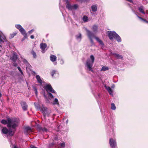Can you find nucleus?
I'll return each instance as SVG.
<instances>
[{
	"label": "nucleus",
	"instance_id": "1",
	"mask_svg": "<svg viewBox=\"0 0 148 148\" xmlns=\"http://www.w3.org/2000/svg\"><path fill=\"white\" fill-rule=\"evenodd\" d=\"M19 120L17 118L12 119H8V121L5 120H2L1 122L2 124L5 125L7 124V126L9 128H12L13 129H15L18 125Z\"/></svg>",
	"mask_w": 148,
	"mask_h": 148
},
{
	"label": "nucleus",
	"instance_id": "2",
	"mask_svg": "<svg viewBox=\"0 0 148 148\" xmlns=\"http://www.w3.org/2000/svg\"><path fill=\"white\" fill-rule=\"evenodd\" d=\"M90 59H88L86 61L85 66L86 69L89 71H93V70L92 68L94 62L95 60V58L93 56L91 55L90 56Z\"/></svg>",
	"mask_w": 148,
	"mask_h": 148
},
{
	"label": "nucleus",
	"instance_id": "3",
	"mask_svg": "<svg viewBox=\"0 0 148 148\" xmlns=\"http://www.w3.org/2000/svg\"><path fill=\"white\" fill-rule=\"evenodd\" d=\"M15 27L16 29H18L19 32L23 35L24 37L27 36V34H30L32 33L34 31V29H32L29 31L27 33H26L25 30L19 24H16L15 25Z\"/></svg>",
	"mask_w": 148,
	"mask_h": 148
},
{
	"label": "nucleus",
	"instance_id": "4",
	"mask_svg": "<svg viewBox=\"0 0 148 148\" xmlns=\"http://www.w3.org/2000/svg\"><path fill=\"white\" fill-rule=\"evenodd\" d=\"M65 2L66 8L69 11H73L74 10V4L70 0H64Z\"/></svg>",
	"mask_w": 148,
	"mask_h": 148
},
{
	"label": "nucleus",
	"instance_id": "5",
	"mask_svg": "<svg viewBox=\"0 0 148 148\" xmlns=\"http://www.w3.org/2000/svg\"><path fill=\"white\" fill-rule=\"evenodd\" d=\"M45 89L46 91L48 92V95L51 98H53V96L52 94L49 92V91L53 93H55V91L53 89L50 85H47L45 86Z\"/></svg>",
	"mask_w": 148,
	"mask_h": 148
},
{
	"label": "nucleus",
	"instance_id": "6",
	"mask_svg": "<svg viewBox=\"0 0 148 148\" xmlns=\"http://www.w3.org/2000/svg\"><path fill=\"white\" fill-rule=\"evenodd\" d=\"M13 129L14 130L12 131V130L10 128L8 130L6 127H4L2 129L1 131L4 134H6L8 133L10 136H12L14 135V131H15V129Z\"/></svg>",
	"mask_w": 148,
	"mask_h": 148
},
{
	"label": "nucleus",
	"instance_id": "7",
	"mask_svg": "<svg viewBox=\"0 0 148 148\" xmlns=\"http://www.w3.org/2000/svg\"><path fill=\"white\" fill-rule=\"evenodd\" d=\"M107 34L108 37H120L119 36L115 31H108Z\"/></svg>",
	"mask_w": 148,
	"mask_h": 148
},
{
	"label": "nucleus",
	"instance_id": "8",
	"mask_svg": "<svg viewBox=\"0 0 148 148\" xmlns=\"http://www.w3.org/2000/svg\"><path fill=\"white\" fill-rule=\"evenodd\" d=\"M109 143L112 148H115L116 146V140L112 138L109 139Z\"/></svg>",
	"mask_w": 148,
	"mask_h": 148
},
{
	"label": "nucleus",
	"instance_id": "9",
	"mask_svg": "<svg viewBox=\"0 0 148 148\" xmlns=\"http://www.w3.org/2000/svg\"><path fill=\"white\" fill-rule=\"evenodd\" d=\"M31 132L32 130L30 127L27 126L25 127L24 132L26 135H27Z\"/></svg>",
	"mask_w": 148,
	"mask_h": 148
},
{
	"label": "nucleus",
	"instance_id": "10",
	"mask_svg": "<svg viewBox=\"0 0 148 148\" xmlns=\"http://www.w3.org/2000/svg\"><path fill=\"white\" fill-rule=\"evenodd\" d=\"M40 47L42 50L41 52L42 53H44L46 50V48L47 47V45L45 43H41L40 44Z\"/></svg>",
	"mask_w": 148,
	"mask_h": 148
},
{
	"label": "nucleus",
	"instance_id": "11",
	"mask_svg": "<svg viewBox=\"0 0 148 148\" xmlns=\"http://www.w3.org/2000/svg\"><path fill=\"white\" fill-rule=\"evenodd\" d=\"M23 109L24 111L26 110L27 109V105L26 102L24 101H21V103Z\"/></svg>",
	"mask_w": 148,
	"mask_h": 148
},
{
	"label": "nucleus",
	"instance_id": "12",
	"mask_svg": "<svg viewBox=\"0 0 148 148\" xmlns=\"http://www.w3.org/2000/svg\"><path fill=\"white\" fill-rule=\"evenodd\" d=\"M17 59V56L16 53L14 52L12 57L11 58V59L13 62H15Z\"/></svg>",
	"mask_w": 148,
	"mask_h": 148
},
{
	"label": "nucleus",
	"instance_id": "13",
	"mask_svg": "<svg viewBox=\"0 0 148 148\" xmlns=\"http://www.w3.org/2000/svg\"><path fill=\"white\" fill-rule=\"evenodd\" d=\"M105 87L106 89L109 94L111 96H113V91L111 88L109 87H108L106 86H105Z\"/></svg>",
	"mask_w": 148,
	"mask_h": 148
},
{
	"label": "nucleus",
	"instance_id": "14",
	"mask_svg": "<svg viewBox=\"0 0 148 148\" xmlns=\"http://www.w3.org/2000/svg\"><path fill=\"white\" fill-rule=\"evenodd\" d=\"M85 30L86 31L88 36L89 37H91L93 36V34L92 32L88 30L87 28H86Z\"/></svg>",
	"mask_w": 148,
	"mask_h": 148
},
{
	"label": "nucleus",
	"instance_id": "15",
	"mask_svg": "<svg viewBox=\"0 0 148 148\" xmlns=\"http://www.w3.org/2000/svg\"><path fill=\"white\" fill-rule=\"evenodd\" d=\"M92 29L94 32H97L98 31V26L96 25H94L92 26Z\"/></svg>",
	"mask_w": 148,
	"mask_h": 148
},
{
	"label": "nucleus",
	"instance_id": "16",
	"mask_svg": "<svg viewBox=\"0 0 148 148\" xmlns=\"http://www.w3.org/2000/svg\"><path fill=\"white\" fill-rule=\"evenodd\" d=\"M92 10L93 12H96L97 10V6L96 5H92L91 7Z\"/></svg>",
	"mask_w": 148,
	"mask_h": 148
},
{
	"label": "nucleus",
	"instance_id": "17",
	"mask_svg": "<svg viewBox=\"0 0 148 148\" xmlns=\"http://www.w3.org/2000/svg\"><path fill=\"white\" fill-rule=\"evenodd\" d=\"M50 60L52 62H54L56 61V57L54 55H51L50 56Z\"/></svg>",
	"mask_w": 148,
	"mask_h": 148
},
{
	"label": "nucleus",
	"instance_id": "18",
	"mask_svg": "<svg viewBox=\"0 0 148 148\" xmlns=\"http://www.w3.org/2000/svg\"><path fill=\"white\" fill-rule=\"evenodd\" d=\"M40 110L42 112L43 114H45L47 112V108L44 107L43 105L42 106Z\"/></svg>",
	"mask_w": 148,
	"mask_h": 148
},
{
	"label": "nucleus",
	"instance_id": "19",
	"mask_svg": "<svg viewBox=\"0 0 148 148\" xmlns=\"http://www.w3.org/2000/svg\"><path fill=\"white\" fill-rule=\"evenodd\" d=\"M36 78L38 82L40 84H42V81L41 79L40 76L38 75H37L36 76Z\"/></svg>",
	"mask_w": 148,
	"mask_h": 148
},
{
	"label": "nucleus",
	"instance_id": "20",
	"mask_svg": "<svg viewBox=\"0 0 148 148\" xmlns=\"http://www.w3.org/2000/svg\"><path fill=\"white\" fill-rule=\"evenodd\" d=\"M132 12L134 13L137 16V17L139 18L142 21H144V22L146 23H148V21H147L146 20H145L143 19L142 18H141V17L138 16V15H137L135 13V11L132 9Z\"/></svg>",
	"mask_w": 148,
	"mask_h": 148
},
{
	"label": "nucleus",
	"instance_id": "21",
	"mask_svg": "<svg viewBox=\"0 0 148 148\" xmlns=\"http://www.w3.org/2000/svg\"><path fill=\"white\" fill-rule=\"evenodd\" d=\"M95 38L96 40L99 42L100 44L102 46L103 45V43L99 38Z\"/></svg>",
	"mask_w": 148,
	"mask_h": 148
},
{
	"label": "nucleus",
	"instance_id": "22",
	"mask_svg": "<svg viewBox=\"0 0 148 148\" xmlns=\"http://www.w3.org/2000/svg\"><path fill=\"white\" fill-rule=\"evenodd\" d=\"M144 8L143 6H141L138 8V10L139 11L143 14H145V12L144 11Z\"/></svg>",
	"mask_w": 148,
	"mask_h": 148
},
{
	"label": "nucleus",
	"instance_id": "23",
	"mask_svg": "<svg viewBox=\"0 0 148 148\" xmlns=\"http://www.w3.org/2000/svg\"><path fill=\"white\" fill-rule=\"evenodd\" d=\"M109 38L111 40H113L114 38L119 42H120L121 41V38Z\"/></svg>",
	"mask_w": 148,
	"mask_h": 148
},
{
	"label": "nucleus",
	"instance_id": "24",
	"mask_svg": "<svg viewBox=\"0 0 148 148\" xmlns=\"http://www.w3.org/2000/svg\"><path fill=\"white\" fill-rule=\"evenodd\" d=\"M109 68L108 66H103L102 67L101 69V71H106L108 70Z\"/></svg>",
	"mask_w": 148,
	"mask_h": 148
},
{
	"label": "nucleus",
	"instance_id": "25",
	"mask_svg": "<svg viewBox=\"0 0 148 148\" xmlns=\"http://www.w3.org/2000/svg\"><path fill=\"white\" fill-rule=\"evenodd\" d=\"M51 76H52V77H53L54 75V74L56 75H58V74L57 73V72L55 71V70H53L52 72H51Z\"/></svg>",
	"mask_w": 148,
	"mask_h": 148
},
{
	"label": "nucleus",
	"instance_id": "26",
	"mask_svg": "<svg viewBox=\"0 0 148 148\" xmlns=\"http://www.w3.org/2000/svg\"><path fill=\"white\" fill-rule=\"evenodd\" d=\"M114 55L118 59H122L123 58V57L121 55H119V54L114 53Z\"/></svg>",
	"mask_w": 148,
	"mask_h": 148
},
{
	"label": "nucleus",
	"instance_id": "27",
	"mask_svg": "<svg viewBox=\"0 0 148 148\" xmlns=\"http://www.w3.org/2000/svg\"><path fill=\"white\" fill-rule=\"evenodd\" d=\"M35 107L37 110H40V107L39 105L38 104L36 103H34Z\"/></svg>",
	"mask_w": 148,
	"mask_h": 148
},
{
	"label": "nucleus",
	"instance_id": "28",
	"mask_svg": "<svg viewBox=\"0 0 148 148\" xmlns=\"http://www.w3.org/2000/svg\"><path fill=\"white\" fill-rule=\"evenodd\" d=\"M53 105L59 104L58 100L57 99L55 98L53 101Z\"/></svg>",
	"mask_w": 148,
	"mask_h": 148
},
{
	"label": "nucleus",
	"instance_id": "29",
	"mask_svg": "<svg viewBox=\"0 0 148 148\" xmlns=\"http://www.w3.org/2000/svg\"><path fill=\"white\" fill-rule=\"evenodd\" d=\"M83 20L85 22L87 21L88 20V18L86 16H84L82 18Z\"/></svg>",
	"mask_w": 148,
	"mask_h": 148
},
{
	"label": "nucleus",
	"instance_id": "30",
	"mask_svg": "<svg viewBox=\"0 0 148 148\" xmlns=\"http://www.w3.org/2000/svg\"><path fill=\"white\" fill-rule=\"evenodd\" d=\"M31 54L33 55L34 58H36V53L33 51H32L31 52Z\"/></svg>",
	"mask_w": 148,
	"mask_h": 148
},
{
	"label": "nucleus",
	"instance_id": "31",
	"mask_svg": "<svg viewBox=\"0 0 148 148\" xmlns=\"http://www.w3.org/2000/svg\"><path fill=\"white\" fill-rule=\"evenodd\" d=\"M26 69L27 70L28 69L29 70H30L31 67L30 65L28 63L26 64Z\"/></svg>",
	"mask_w": 148,
	"mask_h": 148
},
{
	"label": "nucleus",
	"instance_id": "32",
	"mask_svg": "<svg viewBox=\"0 0 148 148\" xmlns=\"http://www.w3.org/2000/svg\"><path fill=\"white\" fill-rule=\"evenodd\" d=\"M18 32H14L12 34H11L10 35L11 37H14L15 36H16Z\"/></svg>",
	"mask_w": 148,
	"mask_h": 148
},
{
	"label": "nucleus",
	"instance_id": "33",
	"mask_svg": "<svg viewBox=\"0 0 148 148\" xmlns=\"http://www.w3.org/2000/svg\"><path fill=\"white\" fill-rule=\"evenodd\" d=\"M111 108L113 110H115L116 109V107L114 103H112L111 104Z\"/></svg>",
	"mask_w": 148,
	"mask_h": 148
},
{
	"label": "nucleus",
	"instance_id": "34",
	"mask_svg": "<svg viewBox=\"0 0 148 148\" xmlns=\"http://www.w3.org/2000/svg\"><path fill=\"white\" fill-rule=\"evenodd\" d=\"M39 129L40 130H42L43 132H47L48 131V130L46 128H42L41 127H39Z\"/></svg>",
	"mask_w": 148,
	"mask_h": 148
},
{
	"label": "nucleus",
	"instance_id": "35",
	"mask_svg": "<svg viewBox=\"0 0 148 148\" xmlns=\"http://www.w3.org/2000/svg\"><path fill=\"white\" fill-rule=\"evenodd\" d=\"M17 68L19 72H20L21 74L23 75V73L21 68L19 66L17 67Z\"/></svg>",
	"mask_w": 148,
	"mask_h": 148
},
{
	"label": "nucleus",
	"instance_id": "36",
	"mask_svg": "<svg viewBox=\"0 0 148 148\" xmlns=\"http://www.w3.org/2000/svg\"><path fill=\"white\" fill-rule=\"evenodd\" d=\"M33 88L35 92L36 95H37L38 92L37 90V89L35 87H33Z\"/></svg>",
	"mask_w": 148,
	"mask_h": 148
},
{
	"label": "nucleus",
	"instance_id": "37",
	"mask_svg": "<svg viewBox=\"0 0 148 148\" xmlns=\"http://www.w3.org/2000/svg\"><path fill=\"white\" fill-rule=\"evenodd\" d=\"M79 2H88L89 0H77Z\"/></svg>",
	"mask_w": 148,
	"mask_h": 148
},
{
	"label": "nucleus",
	"instance_id": "38",
	"mask_svg": "<svg viewBox=\"0 0 148 148\" xmlns=\"http://www.w3.org/2000/svg\"><path fill=\"white\" fill-rule=\"evenodd\" d=\"M0 37H5L4 34L0 31Z\"/></svg>",
	"mask_w": 148,
	"mask_h": 148
},
{
	"label": "nucleus",
	"instance_id": "39",
	"mask_svg": "<svg viewBox=\"0 0 148 148\" xmlns=\"http://www.w3.org/2000/svg\"><path fill=\"white\" fill-rule=\"evenodd\" d=\"M68 21L69 22L70 21L72 23H73L72 21V20L69 17L68 18Z\"/></svg>",
	"mask_w": 148,
	"mask_h": 148
},
{
	"label": "nucleus",
	"instance_id": "40",
	"mask_svg": "<svg viewBox=\"0 0 148 148\" xmlns=\"http://www.w3.org/2000/svg\"><path fill=\"white\" fill-rule=\"evenodd\" d=\"M60 146H61V147H64L65 146V144L64 143H63L61 144Z\"/></svg>",
	"mask_w": 148,
	"mask_h": 148
},
{
	"label": "nucleus",
	"instance_id": "41",
	"mask_svg": "<svg viewBox=\"0 0 148 148\" xmlns=\"http://www.w3.org/2000/svg\"><path fill=\"white\" fill-rule=\"evenodd\" d=\"M23 62L25 64H27L28 63V62L25 59H24L23 60Z\"/></svg>",
	"mask_w": 148,
	"mask_h": 148
},
{
	"label": "nucleus",
	"instance_id": "42",
	"mask_svg": "<svg viewBox=\"0 0 148 148\" xmlns=\"http://www.w3.org/2000/svg\"><path fill=\"white\" fill-rule=\"evenodd\" d=\"M60 63L61 64H63L64 63V61L62 59H61L60 60Z\"/></svg>",
	"mask_w": 148,
	"mask_h": 148
},
{
	"label": "nucleus",
	"instance_id": "43",
	"mask_svg": "<svg viewBox=\"0 0 148 148\" xmlns=\"http://www.w3.org/2000/svg\"><path fill=\"white\" fill-rule=\"evenodd\" d=\"M78 7V6L77 4H75V10Z\"/></svg>",
	"mask_w": 148,
	"mask_h": 148
},
{
	"label": "nucleus",
	"instance_id": "44",
	"mask_svg": "<svg viewBox=\"0 0 148 148\" xmlns=\"http://www.w3.org/2000/svg\"><path fill=\"white\" fill-rule=\"evenodd\" d=\"M126 1H127L128 2H130L131 3H133V1L132 0H126Z\"/></svg>",
	"mask_w": 148,
	"mask_h": 148
},
{
	"label": "nucleus",
	"instance_id": "45",
	"mask_svg": "<svg viewBox=\"0 0 148 148\" xmlns=\"http://www.w3.org/2000/svg\"><path fill=\"white\" fill-rule=\"evenodd\" d=\"M90 40L91 43H93V41L92 39V38H90Z\"/></svg>",
	"mask_w": 148,
	"mask_h": 148
},
{
	"label": "nucleus",
	"instance_id": "46",
	"mask_svg": "<svg viewBox=\"0 0 148 148\" xmlns=\"http://www.w3.org/2000/svg\"><path fill=\"white\" fill-rule=\"evenodd\" d=\"M17 65V64L15 62L13 64V66H16Z\"/></svg>",
	"mask_w": 148,
	"mask_h": 148
},
{
	"label": "nucleus",
	"instance_id": "47",
	"mask_svg": "<svg viewBox=\"0 0 148 148\" xmlns=\"http://www.w3.org/2000/svg\"><path fill=\"white\" fill-rule=\"evenodd\" d=\"M81 38H79V37L77 38V40H81Z\"/></svg>",
	"mask_w": 148,
	"mask_h": 148
},
{
	"label": "nucleus",
	"instance_id": "48",
	"mask_svg": "<svg viewBox=\"0 0 148 148\" xmlns=\"http://www.w3.org/2000/svg\"><path fill=\"white\" fill-rule=\"evenodd\" d=\"M115 87V86L114 84H113L112 85V86H111V87L112 88H114Z\"/></svg>",
	"mask_w": 148,
	"mask_h": 148
},
{
	"label": "nucleus",
	"instance_id": "49",
	"mask_svg": "<svg viewBox=\"0 0 148 148\" xmlns=\"http://www.w3.org/2000/svg\"><path fill=\"white\" fill-rule=\"evenodd\" d=\"M13 148H18L15 145H14Z\"/></svg>",
	"mask_w": 148,
	"mask_h": 148
},
{
	"label": "nucleus",
	"instance_id": "50",
	"mask_svg": "<svg viewBox=\"0 0 148 148\" xmlns=\"http://www.w3.org/2000/svg\"><path fill=\"white\" fill-rule=\"evenodd\" d=\"M30 37H34V35H32L30 36Z\"/></svg>",
	"mask_w": 148,
	"mask_h": 148
},
{
	"label": "nucleus",
	"instance_id": "51",
	"mask_svg": "<svg viewBox=\"0 0 148 148\" xmlns=\"http://www.w3.org/2000/svg\"><path fill=\"white\" fill-rule=\"evenodd\" d=\"M2 96V95L1 93L0 92V97H1Z\"/></svg>",
	"mask_w": 148,
	"mask_h": 148
},
{
	"label": "nucleus",
	"instance_id": "52",
	"mask_svg": "<svg viewBox=\"0 0 148 148\" xmlns=\"http://www.w3.org/2000/svg\"><path fill=\"white\" fill-rule=\"evenodd\" d=\"M33 73L35 74H36V72L34 71H33Z\"/></svg>",
	"mask_w": 148,
	"mask_h": 148
},
{
	"label": "nucleus",
	"instance_id": "53",
	"mask_svg": "<svg viewBox=\"0 0 148 148\" xmlns=\"http://www.w3.org/2000/svg\"><path fill=\"white\" fill-rule=\"evenodd\" d=\"M24 40V39H23L22 40V41H23Z\"/></svg>",
	"mask_w": 148,
	"mask_h": 148
},
{
	"label": "nucleus",
	"instance_id": "54",
	"mask_svg": "<svg viewBox=\"0 0 148 148\" xmlns=\"http://www.w3.org/2000/svg\"><path fill=\"white\" fill-rule=\"evenodd\" d=\"M81 35H80V36H79L78 37H81Z\"/></svg>",
	"mask_w": 148,
	"mask_h": 148
},
{
	"label": "nucleus",
	"instance_id": "55",
	"mask_svg": "<svg viewBox=\"0 0 148 148\" xmlns=\"http://www.w3.org/2000/svg\"><path fill=\"white\" fill-rule=\"evenodd\" d=\"M32 39H33L34 38H33V37H32V38H31Z\"/></svg>",
	"mask_w": 148,
	"mask_h": 148
},
{
	"label": "nucleus",
	"instance_id": "56",
	"mask_svg": "<svg viewBox=\"0 0 148 148\" xmlns=\"http://www.w3.org/2000/svg\"><path fill=\"white\" fill-rule=\"evenodd\" d=\"M57 64V62H56V63H55V64Z\"/></svg>",
	"mask_w": 148,
	"mask_h": 148
}]
</instances>
